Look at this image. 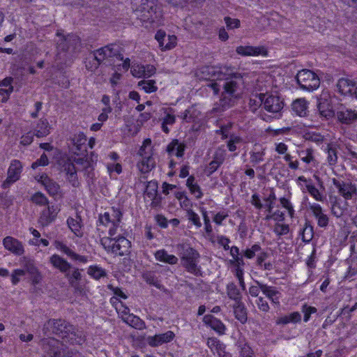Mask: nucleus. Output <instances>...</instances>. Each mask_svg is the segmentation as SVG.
<instances>
[{"mask_svg": "<svg viewBox=\"0 0 357 357\" xmlns=\"http://www.w3.org/2000/svg\"><path fill=\"white\" fill-rule=\"evenodd\" d=\"M293 111L300 116H305L307 114V106L305 99H297L292 103Z\"/></svg>", "mask_w": 357, "mask_h": 357, "instance_id": "72a5a7b5", "label": "nucleus"}, {"mask_svg": "<svg viewBox=\"0 0 357 357\" xmlns=\"http://www.w3.org/2000/svg\"><path fill=\"white\" fill-rule=\"evenodd\" d=\"M250 162L252 164L253 166H255L259 162L264 161L265 155V149L255 146L253 150L250 151Z\"/></svg>", "mask_w": 357, "mask_h": 357, "instance_id": "7c9ffc66", "label": "nucleus"}, {"mask_svg": "<svg viewBox=\"0 0 357 357\" xmlns=\"http://www.w3.org/2000/svg\"><path fill=\"white\" fill-rule=\"evenodd\" d=\"M317 312V309L314 307L307 306V305H304L303 306V312L304 313L303 320L305 322L308 321L310 318L312 314L315 313Z\"/></svg>", "mask_w": 357, "mask_h": 357, "instance_id": "680f3d73", "label": "nucleus"}, {"mask_svg": "<svg viewBox=\"0 0 357 357\" xmlns=\"http://www.w3.org/2000/svg\"><path fill=\"white\" fill-rule=\"evenodd\" d=\"M296 80L300 87L307 91H312L320 85V79L317 74L307 69L300 70L296 75Z\"/></svg>", "mask_w": 357, "mask_h": 357, "instance_id": "423d86ee", "label": "nucleus"}, {"mask_svg": "<svg viewBox=\"0 0 357 357\" xmlns=\"http://www.w3.org/2000/svg\"><path fill=\"white\" fill-rule=\"evenodd\" d=\"M236 52L238 54L243 56H257L259 55L266 56L267 50L263 46H238L236 49Z\"/></svg>", "mask_w": 357, "mask_h": 357, "instance_id": "dca6fc26", "label": "nucleus"}, {"mask_svg": "<svg viewBox=\"0 0 357 357\" xmlns=\"http://www.w3.org/2000/svg\"><path fill=\"white\" fill-rule=\"evenodd\" d=\"M356 86V83L347 78H341L338 80L337 88L341 94L351 93Z\"/></svg>", "mask_w": 357, "mask_h": 357, "instance_id": "c756f323", "label": "nucleus"}, {"mask_svg": "<svg viewBox=\"0 0 357 357\" xmlns=\"http://www.w3.org/2000/svg\"><path fill=\"white\" fill-rule=\"evenodd\" d=\"M201 211L204 218L206 232L209 234L212 232V226L210 223L209 217L208 216L207 211L205 208H202Z\"/></svg>", "mask_w": 357, "mask_h": 357, "instance_id": "bf43d9fd", "label": "nucleus"}, {"mask_svg": "<svg viewBox=\"0 0 357 357\" xmlns=\"http://www.w3.org/2000/svg\"><path fill=\"white\" fill-rule=\"evenodd\" d=\"M185 145L179 143L178 139H173L166 148V151L169 155H175L177 157H182L184 154Z\"/></svg>", "mask_w": 357, "mask_h": 357, "instance_id": "bb28decb", "label": "nucleus"}, {"mask_svg": "<svg viewBox=\"0 0 357 357\" xmlns=\"http://www.w3.org/2000/svg\"><path fill=\"white\" fill-rule=\"evenodd\" d=\"M225 155L226 152L225 150L218 149L214 153L213 160L221 165L225 161Z\"/></svg>", "mask_w": 357, "mask_h": 357, "instance_id": "052dcab7", "label": "nucleus"}, {"mask_svg": "<svg viewBox=\"0 0 357 357\" xmlns=\"http://www.w3.org/2000/svg\"><path fill=\"white\" fill-rule=\"evenodd\" d=\"M131 73L137 78L144 77V65H133L131 68Z\"/></svg>", "mask_w": 357, "mask_h": 357, "instance_id": "4d7b16f0", "label": "nucleus"}, {"mask_svg": "<svg viewBox=\"0 0 357 357\" xmlns=\"http://www.w3.org/2000/svg\"><path fill=\"white\" fill-rule=\"evenodd\" d=\"M142 159L137 162V168L142 174L149 172L155 167V160L149 153H144L142 147L139 151Z\"/></svg>", "mask_w": 357, "mask_h": 357, "instance_id": "2eb2a0df", "label": "nucleus"}, {"mask_svg": "<svg viewBox=\"0 0 357 357\" xmlns=\"http://www.w3.org/2000/svg\"><path fill=\"white\" fill-rule=\"evenodd\" d=\"M25 275V271L23 269H15L11 274V282L15 285L20 282V278Z\"/></svg>", "mask_w": 357, "mask_h": 357, "instance_id": "e2e57ef3", "label": "nucleus"}, {"mask_svg": "<svg viewBox=\"0 0 357 357\" xmlns=\"http://www.w3.org/2000/svg\"><path fill=\"white\" fill-rule=\"evenodd\" d=\"M44 333L46 335L50 333L57 335L62 339H68V341H73L74 327L66 321L63 319H50L43 326Z\"/></svg>", "mask_w": 357, "mask_h": 357, "instance_id": "20e7f679", "label": "nucleus"}, {"mask_svg": "<svg viewBox=\"0 0 357 357\" xmlns=\"http://www.w3.org/2000/svg\"><path fill=\"white\" fill-rule=\"evenodd\" d=\"M119 305L116 310L124 322L137 329H142L144 327V322L139 317L130 314V309L127 306L123 303Z\"/></svg>", "mask_w": 357, "mask_h": 357, "instance_id": "1a4fd4ad", "label": "nucleus"}, {"mask_svg": "<svg viewBox=\"0 0 357 357\" xmlns=\"http://www.w3.org/2000/svg\"><path fill=\"white\" fill-rule=\"evenodd\" d=\"M100 243L108 253L118 256L127 255L131 247L130 241L119 231L114 236L109 235L101 238Z\"/></svg>", "mask_w": 357, "mask_h": 357, "instance_id": "f03ea898", "label": "nucleus"}, {"mask_svg": "<svg viewBox=\"0 0 357 357\" xmlns=\"http://www.w3.org/2000/svg\"><path fill=\"white\" fill-rule=\"evenodd\" d=\"M51 127L47 119H40L33 128V134L38 138L47 136L50 133Z\"/></svg>", "mask_w": 357, "mask_h": 357, "instance_id": "b1692460", "label": "nucleus"}, {"mask_svg": "<svg viewBox=\"0 0 357 357\" xmlns=\"http://www.w3.org/2000/svg\"><path fill=\"white\" fill-rule=\"evenodd\" d=\"M333 184L337 190L338 194L345 200L357 199V187L351 181H345L341 179L333 178Z\"/></svg>", "mask_w": 357, "mask_h": 357, "instance_id": "0eeeda50", "label": "nucleus"}, {"mask_svg": "<svg viewBox=\"0 0 357 357\" xmlns=\"http://www.w3.org/2000/svg\"><path fill=\"white\" fill-rule=\"evenodd\" d=\"M261 291L273 304L280 305L281 293L275 287L267 284L261 285Z\"/></svg>", "mask_w": 357, "mask_h": 357, "instance_id": "5701e85b", "label": "nucleus"}, {"mask_svg": "<svg viewBox=\"0 0 357 357\" xmlns=\"http://www.w3.org/2000/svg\"><path fill=\"white\" fill-rule=\"evenodd\" d=\"M115 47L116 45L113 44L106 45L93 51L91 54L94 56L95 59L101 63L106 59L117 55L118 51Z\"/></svg>", "mask_w": 357, "mask_h": 357, "instance_id": "f3484780", "label": "nucleus"}, {"mask_svg": "<svg viewBox=\"0 0 357 357\" xmlns=\"http://www.w3.org/2000/svg\"><path fill=\"white\" fill-rule=\"evenodd\" d=\"M22 169V165L20 161L17 160H13L8 170V177L3 182V186L6 187L7 185L17 181L20 177Z\"/></svg>", "mask_w": 357, "mask_h": 357, "instance_id": "4468645a", "label": "nucleus"}, {"mask_svg": "<svg viewBox=\"0 0 357 357\" xmlns=\"http://www.w3.org/2000/svg\"><path fill=\"white\" fill-rule=\"evenodd\" d=\"M59 343L54 339H47L43 341V349L52 357H77V354L73 351H57L56 344Z\"/></svg>", "mask_w": 357, "mask_h": 357, "instance_id": "9b49d317", "label": "nucleus"}, {"mask_svg": "<svg viewBox=\"0 0 357 357\" xmlns=\"http://www.w3.org/2000/svg\"><path fill=\"white\" fill-rule=\"evenodd\" d=\"M234 312L235 317L241 323L247 321V312L244 304L241 302H236L234 305Z\"/></svg>", "mask_w": 357, "mask_h": 357, "instance_id": "f704fd0d", "label": "nucleus"}, {"mask_svg": "<svg viewBox=\"0 0 357 357\" xmlns=\"http://www.w3.org/2000/svg\"><path fill=\"white\" fill-rule=\"evenodd\" d=\"M187 217L190 221H191L197 227L199 228L202 227V222L199 215L192 210L187 211Z\"/></svg>", "mask_w": 357, "mask_h": 357, "instance_id": "5fc2aeb1", "label": "nucleus"}, {"mask_svg": "<svg viewBox=\"0 0 357 357\" xmlns=\"http://www.w3.org/2000/svg\"><path fill=\"white\" fill-rule=\"evenodd\" d=\"M54 245L57 250L61 251L67 256L70 257L71 259H73V257L75 256V252L62 242L56 241L54 242Z\"/></svg>", "mask_w": 357, "mask_h": 357, "instance_id": "49530a36", "label": "nucleus"}, {"mask_svg": "<svg viewBox=\"0 0 357 357\" xmlns=\"http://www.w3.org/2000/svg\"><path fill=\"white\" fill-rule=\"evenodd\" d=\"M157 261L174 265L177 264L178 258L173 255H169L165 249L157 250L154 254Z\"/></svg>", "mask_w": 357, "mask_h": 357, "instance_id": "c85d7f7f", "label": "nucleus"}, {"mask_svg": "<svg viewBox=\"0 0 357 357\" xmlns=\"http://www.w3.org/2000/svg\"><path fill=\"white\" fill-rule=\"evenodd\" d=\"M50 262L56 269H59L61 272L66 273L69 271L71 265L65 259L62 258L58 255H53L50 259Z\"/></svg>", "mask_w": 357, "mask_h": 357, "instance_id": "a878e982", "label": "nucleus"}, {"mask_svg": "<svg viewBox=\"0 0 357 357\" xmlns=\"http://www.w3.org/2000/svg\"><path fill=\"white\" fill-rule=\"evenodd\" d=\"M20 264L24 268L23 270L25 271V273H28L29 275L36 273V270L38 269L36 267L33 261L26 257L20 259Z\"/></svg>", "mask_w": 357, "mask_h": 357, "instance_id": "ea45409f", "label": "nucleus"}, {"mask_svg": "<svg viewBox=\"0 0 357 357\" xmlns=\"http://www.w3.org/2000/svg\"><path fill=\"white\" fill-rule=\"evenodd\" d=\"M74 162L77 165H80L82 166V169L88 172V176H90L91 174V177L93 176V174L91 173L93 170L91 163L90 161L84 159V158H77L74 159Z\"/></svg>", "mask_w": 357, "mask_h": 357, "instance_id": "c03bdc74", "label": "nucleus"}, {"mask_svg": "<svg viewBox=\"0 0 357 357\" xmlns=\"http://www.w3.org/2000/svg\"><path fill=\"white\" fill-rule=\"evenodd\" d=\"M298 155L301 158V160L306 164H311L314 167L317 165V160L314 157V150L311 148L298 151Z\"/></svg>", "mask_w": 357, "mask_h": 357, "instance_id": "2f4dec72", "label": "nucleus"}, {"mask_svg": "<svg viewBox=\"0 0 357 357\" xmlns=\"http://www.w3.org/2000/svg\"><path fill=\"white\" fill-rule=\"evenodd\" d=\"M88 274L96 280H98L106 275L105 271L97 266H91L88 269Z\"/></svg>", "mask_w": 357, "mask_h": 357, "instance_id": "37998d69", "label": "nucleus"}, {"mask_svg": "<svg viewBox=\"0 0 357 357\" xmlns=\"http://www.w3.org/2000/svg\"><path fill=\"white\" fill-rule=\"evenodd\" d=\"M280 202L282 207L287 210L289 216L291 218H293L294 214V210L291 202L285 197H281L280 199Z\"/></svg>", "mask_w": 357, "mask_h": 357, "instance_id": "6e6d98bb", "label": "nucleus"}, {"mask_svg": "<svg viewBox=\"0 0 357 357\" xmlns=\"http://www.w3.org/2000/svg\"><path fill=\"white\" fill-rule=\"evenodd\" d=\"M301 320V315L298 312H294L288 315L280 317L276 320V324H287L289 323H298Z\"/></svg>", "mask_w": 357, "mask_h": 357, "instance_id": "c9c22d12", "label": "nucleus"}, {"mask_svg": "<svg viewBox=\"0 0 357 357\" xmlns=\"http://www.w3.org/2000/svg\"><path fill=\"white\" fill-rule=\"evenodd\" d=\"M203 73L208 75L205 77L206 79L212 80L208 86L213 91L214 94H218L220 91V85L215 81L225 79L226 75L222 72V68L215 66H206L204 68Z\"/></svg>", "mask_w": 357, "mask_h": 357, "instance_id": "6e6552de", "label": "nucleus"}, {"mask_svg": "<svg viewBox=\"0 0 357 357\" xmlns=\"http://www.w3.org/2000/svg\"><path fill=\"white\" fill-rule=\"evenodd\" d=\"M239 347L240 354L242 357H252L253 356V351L248 344H241Z\"/></svg>", "mask_w": 357, "mask_h": 357, "instance_id": "0e129e2a", "label": "nucleus"}, {"mask_svg": "<svg viewBox=\"0 0 357 357\" xmlns=\"http://www.w3.org/2000/svg\"><path fill=\"white\" fill-rule=\"evenodd\" d=\"M138 86L148 93L155 92L158 90L155 81L153 79L141 80L138 82Z\"/></svg>", "mask_w": 357, "mask_h": 357, "instance_id": "58836bf2", "label": "nucleus"}, {"mask_svg": "<svg viewBox=\"0 0 357 357\" xmlns=\"http://www.w3.org/2000/svg\"><path fill=\"white\" fill-rule=\"evenodd\" d=\"M100 63L95 59L94 56L91 53L85 60V66L88 70L94 71L96 70Z\"/></svg>", "mask_w": 357, "mask_h": 357, "instance_id": "a18cd8bd", "label": "nucleus"}, {"mask_svg": "<svg viewBox=\"0 0 357 357\" xmlns=\"http://www.w3.org/2000/svg\"><path fill=\"white\" fill-rule=\"evenodd\" d=\"M3 245L6 250L15 255L21 256L24 253L22 243L13 236H8L5 237L3 239Z\"/></svg>", "mask_w": 357, "mask_h": 357, "instance_id": "ddd939ff", "label": "nucleus"}, {"mask_svg": "<svg viewBox=\"0 0 357 357\" xmlns=\"http://www.w3.org/2000/svg\"><path fill=\"white\" fill-rule=\"evenodd\" d=\"M155 38L159 43V47L162 51L172 50L176 45V37L174 35L167 36L165 32L162 30L157 31Z\"/></svg>", "mask_w": 357, "mask_h": 357, "instance_id": "f8f14e48", "label": "nucleus"}, {"mask_svg": "<svg viewBox=\"0 0 357 357\" xmlns=\"http://www.w3.org/2000/svg\"><path fill=\"white\" fill-rule=\"evenodd\" d=\"M80 43L79 38L74 34H69L63 36L62 42L59 43V47L63 50H68L69 49H75Z\"/></svg>", "mask_w": 357, "mask_h": 357, "instance_id": "cd10ccee", "label": "nucleus"}, {"mask_svg": "<svg viewBox=\"0 0 357 357\" xmlns=\"http://www.w3.org/2000/svg\"><path fill=\"white\" fill-rule=\"evenodd\" d=\"M86 137L83 133L75 135L73 138V143L76 150L79 152L86 151Z\"/></svg>", "mask_w": 357, "mask_h": 357, "instance_id": "4c0bfd02", "label": "nucleus"}, {"mask_svg": "<svg viewBox=\"0 0 357 357\" xmlns=\"http://www.w3.org/2000/svg\"><path fill=\"white\" fill-rule=\"evenodd\" d=\"M59 211V209L57 206H48L47 208L42 211L38 218V223L43 227L49 225L55 220Z\"/></svg>", "mask_w": 357, "mask_h": 357, "instance_id": "a211bd4d", "label": "nucleus"}, {"mask_svg": "<svg viewBox=\"0 0 357 357\" xmlns=\"http://www.w3.org/2000/svg\"><path fill=\"white\" fill-rule=\"evenodd\" d=\"M227 295L229 298L235 301V302L241 301V296L239 290L234 283H229L227 287Z\"/></svg>", "mask_w": 357, "mask_h": 357, "instance_id": "a19ab883", "label": "nucleus"}, {"mask_svg": "<svg viewBox=\"0 0 357 357\" xmlns=\"http://www.w3.org/2000/svg\"><path fill=\"white\" fill-rule=\"evenodd\" d=\"M174 336L175 335L172 331H168L165 333L149 337L147 342L151 347H158L162 344L171 342Z\"/></svg>", "mask_w": 357, "mask_h": 357, "instance_id": "aec40b11", "label": "nucleus"}, {"mask_svg": "<svg viewBox=\"0 0 357 357\" xmlns=\"http://www.w3.org/2000/svg\"><path fill=\"white\" fill-rule=\"evenodd\" d=\"M313 227L306 225L302 231V239L304 242H310L313 238Z\"/></svg>", "mask_w": 357, "mask_h": 357, "instance_id": "603ef678", "label": "nucleus"}, {"mask_svg": "<svg viewBox=\"0 0 357 357\" xmlns=\"http://www.w3.org/2000/svg\"><path fill=\"white\" fill-rule=\"evenodd\" d=\"M336 116L342 123L351 124L357 119V111L342 107L337 112Z\"/></svg>", "mask_w": 357, "mask_h": 357, "instance_id": "412c9836", "label": "nucleus"}, {"mask_svg": "<svg viewBox=\"0 0 357 357\" xmlns=\"http://www.w3.org/2000/svg\"><path fill=\"white\" fill-rule=\"evenodd\" d=\"M260 102H263L264 109L271 113H279L284 107V102L278 96L261 93L259 95Z\"/></svg>", "mask_w": 357, "mask_h": 357, "instance_id": "9d476101", "label": "nucleus"}, {"mask_svg": "<svg viewBox=\"0 0 357 357\" xmlns=\"http://www.w3.org/2000/svg\"><path fill=\"white\" fill-rule=\"evenodd\" d=\"M142 278L144 280L156 288L160 289L162 287V284L160 283V280L157 277L156 274L152 271H147L143 273Z\"/></svg>", "mask_w": 357, "mask_h": 357, "instance_id": "e433bc0d", "label": "nucleus"}, {"mask_svg": "<svg viewBox=\"0 0 357 357\" xmlns=\"http://www.w3.org/2000/svg\"><path fill=\"white\" fill-rule=\"evenodd\" d=\"M313 215L317 220L318 225L325 227L328 224V218L323 213L322 208L318 204H313L310 206Z\"/></svg>", "mask_w": 357, "mask_h": 357, "instance_id": "393cba45", "label": "nucleus"}, {"mask_svg": "<svg viewBox=\"0 0 357 357\" xmlns=\"http://www.w3.org/2000/svg\"><path fill=\"white\" fill-rule=\"evenodd\" d=\"M206 344L211 351L215 354L221 347L222 343L215 337H209L207 340Z\"/></svg>", "mask_w": 357, "mask_h": 357, "instance_id": "864d4df0", "label": "nucleus"}, {"mask_svg": "<svg viewBox=\"0 0 357 357\" xmlns=\"http://www.w3.org/2000/svg\"><path fill=\"white\" fill-rule=\"evenodd\" d=\"M31 201L40 206H45L47 205L49 202L46 196L41 192H36L31 197Z\"/></svg>", "mask_w": 357, "mask_h": 357, "instance_id": "de8ad7c7", "label": "nucleus"}, {"mask_svg": "<svg viewBox=\"0 0 357 357\" xmlns=\"http://www.w3.org/2000/svg\"><path fill=\"white\" fill-rule=\"evenodd\" d=\"M326 150L327 151L328 156L327 161L330 165H335L337 162V151L336 148L331 144H328Z\"/></svg>", "mask_w": 357, "mask_h": 357, "instance_id": "79ce46f5", "label": "nucleus"}, {"mask_svg": "<svg viewBox=\"0 0 357 357\" xmlns=\"http://www.w3.org/2000/svg\"><path fill=\"white\" fill-rule=\"evenodd\" d=\"M49 163V160L47 156L43 153L39 159L32 163L31 167L33 169H36L39 166H46Z\"/></svg>", "mask_w": 357, "mask_h": 357, "instance_id": "338daca9", "label": "nucleus"}, {"mask_svg": "<svg viewBox=\"0 0 357 357\" xmlns=\"http://www.w3.org/2000/svg\"><path fill=\"white\" fill-rule=\"evenodd\" d=\"M276 197L273 192H272L268 197H266L264 201L266 202V206L267 208V211L271 213L272 212V210L273 208V203L275 200Z\"/></svg>", "mask_w": 357, "mask_h": 357, "instance_id": "774afa93", "label": "nucleus"}, {"mask_svg": "<svg viewBox=\"0 0 357 357\" xmlns=\"http://www.w3.org/2000/svg\"><path fill=\"white\" fill-rule=\"evenodd\" d=\"M204 324L210 326L219 334H224L226 327L224 324L211 314H206L203 318Z\"/></svg>", "mask_w": 357, "mask_h": 357, "instance_id": "4be33fe9", "label": "nucleus"}, {"mask_svg": "<svg viewBox=\"0 0 357 357\" xmlns=\"http://www.w3.org/2000/svg\"><path fill=\"white\" fill-rule=\"evenodd\" d=\"M305 188L307 192L312 196L317 201H323V196L321 195L319 190L312 183H307Z\"/></svg>", "mask_w": 357, "mask_h": 357, "instance_id": "09e8293b", "label": "nucleus"}, {"mask_svg": "<svg viewBox=\"0 0 357 357\" xmlns=\"http://www.w3.org/2000/svg\"><path fill=\"white\" fill-rule=\"evenodd\" d=\"M273 231L280 236L286 235L289 232V226L287 224L277 223L274 226Z\"/></svg>", "mask_w": 357, "mask_h": 357, "instance_id": "3c124183", "label": "nucleus"}, {"mask_svg": "<svg viewBox=\"0 0 357 357\" xmlns=\"http://www.w3.org/2000/svg\"><path fill=\"white\" fill-rule=\"evenodd\" d=\"M176 249L183 261V266L185 269L190 273L199 275L201 274V268L198 266L200 257L199 252L185 243L177 245Z\"/></svg>", "mask_w": 357, "mask_h": 357, "instance_id": "7ed1b4c3", "label": "nucleus"}, {"mask_svg": "<svg viewBox=\"0 0 357 357\" xmlns=\"http://www.w3.org/2000/svg\"><path fill=\"white\" fill-rule=\"evenodd\" d=\"M36 178L44 186L50 195L54 196L59 194L60 190L59 185L47 174H43L39 178L36 177Z\"/></svg>", "mask_w": 357, "mask_h": 357, "instance_id": "6ab92c4d", "label": "nucleus"}, {"mask_svg": "<svg viewBox=\"0 0 357 357\" xmlns=\"http://www.w3.org/2000/svg\"><path fill=\"white\" fill-rule=\"evenodd\" d=\"M222 85L224 91L218 105L213 108L216 112L223 111L233 106L236 100L240 97L241 86L242 84L241 77L225 78Z\"/></svg>", "mask_w": 357, "mask_h": 357, "instance_id": "f257e3e1", "label": "nucleus"}, {"mask_svg": "<svg viewBox=\"0 0 357 357\" xmlns=\"http://www.w3.org/2000/svg\"><path fill=\"white\" fill-rule=\"evenodd\" d=\"M317 107L319 114L321 117H324L326 119H328L333 116V111L330 109L328 107H326L325 104L319 103Z\"/></svg>", "mask_w": 357, "mask_h": 357, "instance_id": "8fccbe9b", "label": "nucleus"}, {"mask_svg": "<svg viewBox=\"0 0 357 357\" xmlns=\"http://www.w3.org/2000/svg\"><path fill=\"white\" fill-rule=\"evenodd\" d=\"M67 224L70 229L77 236H81V218L79 215H76L75 218L70 217L67 220Z\"/></svg>", "mask_w": 357, "mask_h": 357, "instance_id": "473e14b6", "label": "nucleus"}, {"mask_svg": "<svg viewBox=\"0 0 357 357\" xmlns=\"http://www.w3.org/2000/svg\"><path fill=\"white\" fill-rule=\"evenodd\" d=\"M224 20L228 29H236L240 26V20L238 19H232L229 17H225Z\"/></svg>", "mask_w": 357, "mask_h": 357, "instance_id": "69168bd1", "label": "nucleus"}, {"mask_svg": "<svg viewBox=\"0 0 357 357\" xmlns=\"http://www.w3.org/2000/svg\"><path fill=\"white\" fill-rule=\"evenodd\" d=\"M123 212L119 208L112 207L108 211L99 215V222L101 225L109 227L108 234L114 236L121 229Z\"/></svg>", "mask_w": 357, "mask_h": 357, "instance_id": "39448f33", "label": "nucleus"}, {"mask_svg": "<svg viewBox=\"0 0 357 357\" xmlns=\"http://www.w3.org/2000/svg\"><path fill=\"white\" fill-rule=\"evenodd\" d=\"M261 249L259 245L255 244L250 248H248L244 251V256L248 259H252L255 256V253L260 251Z\"/></svg>", "mask_w": 357, "mask_h": 357, "instance_id": "13d9d810", "label": "nucleus"}]
</instances>
